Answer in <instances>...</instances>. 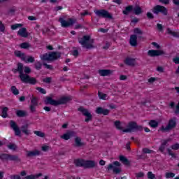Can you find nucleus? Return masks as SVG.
Segmentation results:
<instances>
[{
	"label": "nucleus",
	"mask_w": 179,
	"mask_h": 179,
	"mask_svg": "<svg viewBox=\"0 0 179 179\" xmlns=\"http://www.w3.org/2000/svg\"><path fill=\"white\" fill-rule=\"evenodd\" d=\"M12 71L13 73H17V72L19 73V78L22 83L31 85L32 86L37 85V79L34 77H31L29 76V74L31 72V69H30V67L24 66L23 68V64L18 63L17 64V69H13Z\"/></svg>",
	"instance_id": "nucleus-1"
},
{
	"label": "nucleus",
	"mask_w": 179,
	"mask_h": 179,
	"mask_svg": "<svg viewBox=\"0 0 179 179\" xmlns=\"http://www.w3.org/2000/svg\"><path fill=\"white\" fill-rule=\"evenodd\" d=\"M114 125L117 131H122L124 133L135 132V131L142 132V131H143V127L142 125H138L136 122H129L127 128L124 129L121 125V122L119 120L115 121Z\"/></svg>",
	"instance_id": "nucleus-2"
},
{
	"label": "nucleus",
	"mask_w": 179,
	"mask_h": 179,
	"mask_svg": "<svg viewBox=\"0 0 179 179\" xmlns=\"http://www.w3.org/2000/svg\"><path fill=\"white\" fill-rule=\"evenodd\" d=\"M78 43L87 50H90L92 48H94V39L92 38L90 35H85L82 38L78 39Z\"/></svg>",
	"instance_id": "nucleus-3"
},
{
	"label": "nucleus",
	"mask_w": 179,
	"mask_h": 179,
	"mask_svg": "<svg viewBox=\"0 0 179 179\" xmlns=\"http://www.w3.org/2000/svg\"><path fill=\"white\" fill-rule=\"evenodd\" d=\"M60 52H50L49 53H45L41 56V59L43 61H57L61 58Z\"/></svg>",
	"instance_id": "nucleus-4"
},
{
	"label": "nucleus",
	"mask_w": 179,
	"mask_h": 179,
	"mask_svg": "<svg viewBox=\"0 0 179 179\" xmlns=\"http://www.w3.org/2000/svg\"><path fill=\"white\" fill-rule=\"evenodd\" d=\"M0 160L2 162H8V160H10V162H22L19 156L6 153L0 154Z\"/></svg>",
	"instance_id": "nucleus-5"
},
{
	"label": "nucleus",
	"mask_w": 179,
	"mask_h": 179,
	"mask_svg": "<svg viewBox=\"0 0 179 179\" xmlns=\"http://www.w3.org/2000/svg\"><path fill=\"white\" fill-rule=\"evenodd\" d=\"M176 127H177L176 119H170L166 127H164V126H162L159 131H161V132H169L171 131V129H174Z\"/></svg>",
	"instance_id": "nucleus-6"
},
{
	"label": "nucleus",
	"mask_w": 179,
	"mask_h": 179,
	"mask_svg": "<svg viewBox=\"0 0 179 179\" xmlns=\"http://www.w3.org/2000/svg\"><path fill=\"white\" fill-rule=\"evenodd\" d=\"M120 166L121 163H120V162L115 161L113 162V164H109L108 165L106 170L107 171H110V170H113L115 174H120V173L122 171L121 169L119 168Z\"/></svg>",
	"instance_id": "nucleus-7"
},
{
	"label": "nucleus",
	"mask_w": 179,
	"mask_h": 179,
	"mask_svg": "<svg viewBox=\"0 0 179 179\" xmlns=\"http://www.w3.org/2000/svg\"><path fill=\"white\" fill-rule=\"evenodd\" d=\"M152 12L155 13V15H159V13H162L164 15V16H167V15H169V10L167 8L161 5L154 6L152 8Z\"/></svg>",
	"instance_id": "nucleus-8"
},
{
	"label": "nucleus",
	"mask_w": 179,
	"mask_h": 179,
	"mask_svg": "<svg viewBox=\"0 0 179 179\" xmlns=\"http://www.w3.org/2000/svg\"><path fill=\"white\" fill-rule=\"evenodd\" d=\"M94 12L99 17H103V19H113V15L106 10H95Z\"/></svg>",
	"instance_id": "nucleus-9"
},
{
	"label": "nucleus",
	"mask_w": 179,
	"mask_h": 179,
	"mask_svg": "<svg viewBox=\"0 0 179 179\" xmlns=\"http://www.w3.org/2000/svg\"><path fill=\"white\" fill-rule=\"evenodd\" d=\"M78 110L80 111V113H82L84 117H86L85 120V122H89L90 121H92V120H93V115H92V113L89 112V110L83 108V106H80L78 108Z\"/></svg>",
	"instance_id": "nucleus-10"
},
{
	"label": "nucleus",
	"mask_w": 179,
	"mask_h": 179,
	"mask_svg": "<svg viewBox=\"0 0 179 179\" xmlns=\"http://www.w3.org/2000/svg\"><path fill=\"white\" fill-rule=\"evenodd\" d=\"M59 22L61 24L62 27H64V29H66V27H71V26H73L75 24V20L72 18H69L68 20L59 17Z\"/></svg>",
	"instance_id": "nucleus-11"
},
{
	"label": "nucleus",
	"mask_w": 179,
	"mask_h": 179,
	"mask_svg": "<svg viewBox=\"0 0 179 179\" xmlns=\"http://www.w3.org/2000/svg\"><path fill=\"white\" fill-rule=\"evenodd\" d=\"M10 127L14 131L15 136H22V131L20 130V128H19V126H17V124H16L15 121H10Z\"/></svg>",
	"instance_id": "nucleus-12"
},
{
	"label": "nucleus",
	"mask_w": 179,
	"mask_h": 179,
	"mask_svg": "<svg viewBox=\"0 0 179 179\" xmlns=\"http://www.w3.org/2000/svg\"><path fill=\"white\" fill-rule=\"evenodd\" d=\"M76 136V132L73 131H68L65 134L61 136V138L64 141H69L71 138H75Z\"/></svg>",
	"instance_id": "nucleus-13"
},
{
	"label": "nucleus",
	"mask_w": 179,
	"mask_h": 179,
	"mask_svg": "<svg viewBox=\"0 0 179 179\" xmlns=\"http://www.w3.org/2000/svg\"><path fill=\"white\" fill-rule=\"evenodd\" d=\"M163 54H164V52L159 50H150L148 52V55L152 57H160V55H163Z\"/></svg>",
	"instance_id": "nucleus-14"
},
{
	"label": "nucleus",
	"mask_w": 179,
	"mask_h": 179,
	"mask_svg": "<svg viewBox=\"0 0 179 179\" xmlns=\"http://www.w3.org/2000/svg\"><path fill=\"white\" fill-rule=\"evenodd\" d=\"M95 113L99 115H108V114H110V110L102 107H97L96 108Z\"/></svg>",
	"instance_id": "nucleus-15"
},
{
	"label": "nucleus",
	"mask_w": 179,
	"mask_h": 179,
	"mask_svg": "<svg viewBox=\"0 0 179 179\" xmlns=\"http://www.w3.org/2000/svg\"><path fill=\"white\" fill-rule=\"evenodd\" d=\"M44 103L46 106H48V104H50V106H55V107H57V101L53 99L50 96H46L44 100Z\"/></svg>",
	"instance_id": "nucleus-16"
},
{
	"label": "nucleus",
	"mask_w": 179,
	"mask_h": 179,
	"mask_svg": "<svg viewBox=\"0 0 179 179\" xmlns=\"http://www.w3.org/2000/svg\"><path fill=\"white\" fill-rule=\"evenodd\" d=\"M41 152L38 150H27L26 151V157H34L36 156H40Z\"/></svg>",
	"instance_id": "nucleus-17"
},
{
	"label": "nucleus",
	"mask_w": 179,
	"mask_h": 179,
	"mask_svg": "<svg viewBox=\"0 0 179 179\" xmlns=\"http://www.w3.org/2000/svg\"><path fill=\"white\" fill-rule=\"evenodd\" d=\"M96 167V162L93 160H85L84 169H94Z\"/></svg>",
	"instance_id": "nucleus-18"
},
{
	"label": "nucleus",
	"mask_w": 179,
	"mask_h": 179,
	"mask_svg": "<svg viewBox=\"0 0 179 179\" xmlns=\"http://www.w3.org/2000/svg\"><path fill=\"white\" fill-rule=\"evenodd\" d=\"M72 100V98L71 96H62L59 100H57V106H61L62 104H66V103H69Z\"/></svg>",
	"instance_id": "nucleus-19"
},
{
	"label": "nucleus",
	"mask_w": 179,
	"mask_h": 179,
	"mask_svg": "<svg viewBox=\"0 0 179 179\" xmlns=\"http://www.w3.org/2000/svg\"><path fill=\"white\" fill-rule=\"evenodd\" d=\"M169 141H170V138L163 139L161 141V145L159 148V152H161V153L164 152V150H166V146H167V144L169 143Z\"/></svg>",
	"instance_id": "nucleus-20"
},
{
	"label": "nucleus",
	"mask_w": 179,
	"mask_h": 179,
	"mask_svg": "<svg viewBox=\"0 0 179 179\" xmlns=\"http://www.w3.org/2000/svg\"><path fill=\"white\" fill-rule=\"evenodd\" d=\"M124 63L125 64V65H128V66H135V64H136V60L134 58L127 57L124 59Z\"/></svg>",
	"instance_id": "nucleus-21"
},
{
	"label": "nucleus",
	"mask_w": 179,
	"mask_h": 179,
	"mask_svg": "<svg viewBox=\"0 0 179 179\" xmlns=\"http://www.w3.org/2000/svg\"><path fill=\"white\" fill-rule=\"evenodd\" d=\"M129 44L131 47H136L138 45V36L133 34L130 36Z\"/></svg>",
	"instance_id": "nucleus-22"
},
{
	"label": "nucleus",
	"mask_w": 179,
	"mask_h": 179,
	"mask_svg": "<svg viewBox=\"0 0 179 179\" xmlns=\"http://www.w3.org/2000/svg\"><path fill=\"white\" fill-rule=\"evenodd\" d=\"M76 148H82V146H85L86 143L82 141V138L80 137H76L74 139Z\"/></svg>",
	"instance_id": "nucleus-23"
},
{
	"label": "nucleus",
	"mask_w": 179,
	"mask_h": 179,
	"mask_svg": "<svg viewBox=\"0 0 179 179\" xmlns=\"http://www.w3.org/2000/svg\"><path fill=\"white\" fill-rule=\"evenodd\" d=\"M98 73H99L100 76H108L113 73V71L110 69H100Z\"/></svg>",
	"instance_id": "nucleus-24"
},
{
	"label": "nucleus",
	"mask_w": 179,
	"mask_h": 179,
	"mask_svg": "<svg viewBox=\"0 0 179 179\" xmlns=\"http://www.w3.org/2000/svg\"><path fill=\"white\" fill-rule=\"evenodd\" d=\"M17 35L20 36V37L27 38L29 36V34L27 33V29L25 27H22L19 29L17 31Z\"/></svg>",
	"instance_id": "nucleus-25"
},
{
	"label": "nucleus",
	"mask_w": 179,
	"mask_h": 179,
	"mask_svg": "<svg viewBox=\"0 0 179 179\" xmlns=\"http://www.w3.org/2000/svg\"><path fill=\"white\" fill-rule=\"evenodd\" d=\"M15 115L19 118H24V117H27V111L23 110H17L15 111Z\"/></svg>",
	"instance_id": "nucleus-26"
},
{
	"label": "nucleus",
	"mask_w": 179,
	"mask_h": 179,
	"mask_svg": "<svg viewBox=\"0 0 179 179\" xmlns=\"http://www.w3.org/2000/svg\"><path fill=\"white\" fill-rule=\"evenodd\" d=\"M14 54L15 57H17V58H20L22 61H26V55H24V53L22 52L21 51L15 50L14 52Z\"/></svg>",
	"instance_id": "nucleus-27"
},
{
	"label": "nucleus",
	"mask_w": 179,
	"mask_h": 179,
	"mask_svg": "<svg viewBox=\"0 0 179 179\" xmlns=\"http://www.w3.org/2000/svg\"><path fill=\"white\" fill-rule=\"evenodd\" d=\"M74 164L76 167H84L85 166V159H77L74 160Z\"/></svg>",
	"instance_id": "nucleus-28"
},
{
	"label": "nucleus",
	"mask_w": 179,
	"mask_h": 179,
	"mask_svg": "<svg viewBox=\"0 0 179 179\" xmlns=\"http://www.w3.org/2000/svg\"><path fill=\"white\" fill-rule=\"evenodd\" d=\"M21 131L24 135H30V130H29V124H24L21 127Z\"/></svg>",
	"instance_id": "nucleus-29"
},
{
	"label": "nucleus",
	"mask_w": 179,
	"mask_h": 179,
	"mask_svg": "<svg viewBox=\"0 0 179 179\" xmlns=\"http://www.w3.org/2000/svg\"><path fill=\"white\" fill-rule=\"evenodd\" d=\"M134 10V6L130 5L127 7H125L124 10H122L123 15H129L130 12H132Z\"/></svg>",
	"instance_id": "nucleus-30"
},
{
	"label": "nucleus",
	"mask_w": 179,
	"mask_h": 179,
	"mask_svg": "<svg viewBox=\"0 0 179 179\" xmlns=\"http://www.w3.org/2000/svg\"><path fill=\"white\" fill-rule=\"evenodd\" d=\"M166 33L167 34H169L170 36H173V37H176V38H179V33L176 31H171V29L167 28L166 29Z\"/></svg>",
	"instance_id": "nucleus-31"
},
{
	"label": "nucleus",
	"mask_w": 179,
	"mask_h": 179,
	"mask_svg": "<svg viewBox=\"0 0 179 179\" xmlns=\"http://www.w3.org/2000/svg\"><path fill=\"white\" fill-rule=\"evenodd\" d=\"M120 160L122 162L123 164H125L126 166H129L131 164V162H129V160L125 157L124 155L120 156Z\"/></svg>",
	"instance_id": "nucleus-32"
},
{
	"label": "nucleus",
	"mask_w": 179,
	"mask_h": 179,
	"mask_svg": "<svg viewBox=\"0 0 179 179\" xmlns=\"http://www.w3.org/2000/svg\"><path fill=\"white\" fill-rule=\"evenodd\" d=\"M41 176H43V173H37L36 175H29V176H25L24 178V179H37L39 177H41Z\"/></svg>",
	"instance_id": "nucleus-33"
},
{
	"label": "nucleus",
	"mask_w": 179,
	"mask_h": 179,
	"mask_svg": "<svg viewBox=\"0 0 179 179\" xmlns=\"http://www.w3.org/2000/svg\"><path fill=\"white\" fill-rule=\"evenodd\" d=\"M133 12L135 15H141L142 13V8H141L139 6H136L135 8L133 7Z\"/></svg>",
	"instance_id": "nucleus-34"
},
{
	"label": "nucleus",
	"mask_w": 179,
	"mask_h": 179,
	"mask_svg": "<svg viewBox=\"0 0 179 179\" xmlns=\"http://www.w3.org/2000/svg\"><path fill=\"white\" fill-rule=\"evenodd\" d=\"M148 125H150V127L151 128H157V127H159V122L156 120H150Z\"/></svg>",
	"instance_id": "nucleus-35"
},
{
	"label": "nucleus",
	"mask_w": 179,
	"mask_h": 179,
	"mask_svg": "<svg viewBox=\"0 0 179 179\" xmlns=\"http://www.w3.org/2000/svg\"><path fill=\"white\" fill-rule=\"evenodd\" d=\"M10 91L11 93H13V94H14V96H17V94L20 93L19 90L15 85H12L10 87Z\"/></svg>",
	"instance_id": "nucleus-36"
},
{
	"label": "nucleus",
	"mask_w": 179,
	"mask_h": 179,
	"mask_svg": "<svg viewBox=\"0 0 179 179\" xmlns=\"http://www.w3.org/2000/svg\"><path fill=\"white\" fill-rule=\"evenodd\" d=\"M34 68L36 71H40L43 68V63L41 62L36 61L34 63Z\"/></svg>",
	"instance_id": "nucleus-37"
},
{
	"label": "nucleus",
	"mask_w": 179,
	"mask_h": 179,
	"mask_svg": "<svg viewBox=\"0 0 179 179\" xmlns=\"http://www.w3.org/2000/svg\"><path fill=\"white\" fill-rule=\"evenodd\" d=\"M98 97L100 100H107V94L98 91Z\"/></svg>",
	"instance_id": "nucleus-38"
},
{
	"label": "nucleus",
	"mask_w": 179,
	"mask_h": 179,
	"mask_svg": "<svg viewBox=\"0 0 179 179\" xmlns=\"http://www.w3.org/2000/svg\"><path fill=\"white\" fill-rule=\"evenodd\" d=\"M20 48H22L23 50H27V49L30 48V43H29L27 42H24V43H22L21 44H20Z\"/></svg>",
	"instance_id": "nucleus-39"
},
{
	"label": "nucleus",
	"mask_w": 179,
	"mask_h": 179,
	"mask_svg": "<svg viewBox=\"0 0 179 179\" xmlns=\"http://www.w3.org/2000/svg\"><path fill=\"white\" fill-rule=\"evenodd\" d=\"M8 107L3 108L1 111V117H3V118H6L8 117Z\"/></svg>",
	"instance_id": "nucleus-40"
},
{
	"label": "nucleus",
	"mask_w": 179,
	"mask_h": 179,
	"mask_svg": "<svg viewBox=\"0 0 179 179\" xmlns=\"http://www.w3.org/2000/svg\"><path fill=\"white\" fill-rule=\"evenodd\" d=\"M34 134L36 135V136H39V138H44V136H45V134L40 131H34Z\"/></svg>",
	"instance_id": "nucleus-41"
},
{
	"label": "nucleus",
	"mask_w": 179,
	"mask_h": 179,
	"mask_svg": "<svg viewBox=\"0 0 179 179\" xmlns=\"http://www.w3.org/2000/svg\"><path fill=\"white\" fill-rule=\"evenodd\" d=\"M34 57L32 56H28L27 60L25 59V62L26 64H33V62H34Z\"/></svg>",
	"instance_id": "nucleus-42"
},
{
	"label": "nucleus",
	"mask_w": 179,
	"mask_h": 179,
	"mask_svg": "<svg viewBox=\"0 0 179 179\" xmlns=\"http://www.w3.org/2000/svg\"><path fill=\"white\" fill-rule=\"evenodd\" d=\"M166 178H173V177H176V173L173 172H166L165 174Z\"/></svg>",
	"instance_id": "nucleus-43"
},
{
	"label": "nucleus",
	"mask_w": 179,
	"mask_h": 179,
	"mask_svg": "<svg viewBox=\"0 0 179 179\" xmlns=\"http://www.w3.org/2000/svg\"><path fill=\"white\" fill-rule=\"evenodd\" d=\"M31 106H38V101H37V98L36 96L31 99Z\"/></svg>",
	"instance_id": "nucleus-44"
},
{
	"label": "nucleus",
	"mask_w": 179,
	"mask_h": 179,
	"mask_svg": "<svg viewBox=\"0 0 179 179\" xmlns=\"http://www.w3.org/2000/svg\"><path fill=\"white\" fill-rule=\"evenodd\" d=\"M36 90L39 92V93H41V94H47V91L44 88L37 87Z\"/></svg>",
	"instance_id": "nucleus-45"
},
{
	"label": "nucleus",
	"mask_w": 179,
	"mask_h": 179,
	"mask_svg": "<svg viewBox=\"0 0 179 179\" xmlns=\"http://www.w3.org/2000/svg\"><path fill=\"white\" fill-rule=\"evenodd\" d=\"M22 26H23L22 24H15L11 25V29L16 30L17 29H19V27H22Z\"/></svg>",
	"instance_id": "nucleus-46"
},
{
	"label": "nucleus",
	"mask_w": 179,
	"mask_h": 179,
	"mask_svg": "<svg viewBox=\"0 0 179 179\" xmlns=\"http://www.w3.org/2000/svg\"><path fill=\"white\" fill-rule=\"evenodd\" d=\"M7 148L10 149V150H16L17 146L13 143H10L7 145Z\"/></svg>",
	"instance_id": "nucleus-47"
},
{
	"label": "nucleus",
	"mask_w": 179,
	"mask_h": 179,
	"mask_svg": "<svg viewBox=\"0 0 179 179\" xmlns=\"http://www.w3.org/2000/svg\"><path fill=\"white\" fill-rule=\"evenodd\" d=\"M147 176H148V179H155V178H156V176H155V174H153V173L152 171L148 172Z\"/></svg>",
	"instance_id": "nucleus-48"
},
{
	"label": "nucleus",
	"mask_w": 179,
	"mask_h": 179,
	"mask_svg": "<svg viewBox=\"0 0 179 179\" xmlns=\"http://www.w3.org/2000/svg\"><path fill=\"white\" fill-rule=\"evenodd\" d=\"M143 153H145V154L153 153V150H152L148 148H143Z\"/></svg>",
	"instance_id": "nucleus-49"
},
{
	"label": "nucleus",
	"mask_w": 179,
	"mask_h": 179,
	"mask_svg": "<svg viewBox=\"0 0 179 179\" xmlns=\"http://www.w3.org/2000/svg\"><path fill=\"white\" fill-rule=\"evenodd\" d=\"M52 80V78H51V77H46V78H43V82L44 83L50 84V83H51Z\"/></svg>",
	"instance_id": "nucleus-50"
},
{
	"label": "nucleus",
	"mask_w": 179,
	"mask_h": 179,
	"mask_svg": "<svg viewBox=\"0 0 179 179\" xmlns=\"http://www.w3.org/2000/svg\"><path fill=\"white\" fill-rule=\"evenodd\" d=\"M171 149L173 150H178L179 149V143H176L171 146Z\"/></svg>",
	"instance_id": "nucleus-51"
},
{
	"label": "nucleus",
	"mask_w": 179,
	"mask_h": 179,
	"mask_svg": "<svg viewBox=\"0 0 179 179\" xmlns=\"http://www.w3.org/2000/svg\"><path fill=\"white\" fill-rule=\"evenodd\" d=\"M167 152L169 156H171V157H173V159H176V157H177V156H176V155L173 153V151H171L170 148L167 149Z\"/></svg>",
	"instance_id": "nucleus-52"
},
{
	"label": "nucleus",
	"mask_w": 179,
	"mask_h": 179,
	"mask_svg": "<svg viewBox=\"0 0 179 179\" xmlns=\"http://www.w3.org/2000/svg\"><path fill=\"white\" fill-rule=\"evenodd\" d=\"M0 31L5 33V24L2 23V21H0Z\"/></svg>",
	"instance_id": "nucleus-53"
},
{
	"label": "nucleus",
	"mask_w": 179,
	"mask_h": 179,
	"mask_svg": "<svg viewBox=\"0 0 179 179\" xmlns=\"http://www.w3.org/2000/svg\"><path fill=\"white\" fill-rule=\"evenodd\" d=\"M111 47V43L110 42H106L105 45L103 46V50H108Z\"/></svg>",
	"instance_id": "nucleus-54"
},
{
	"label": "nucleus",
	"mask_w": 179,
	"mask_h": 179,
	"mask_svg": "<svg viewBox=\"0 0 179 179\" xmlns=\"http://www.w3.org/2000/svg\"><path fill=\"white\" fill-rule=\"evenodd\" d=\"M71 55H73V57H79V50H73L71 52Z\"/></svg>",
	"instance_id": "nucleus-55"
},
{
	"label": "nucleus",
	"mask_w": 179,
	"mask_h": 179,
	"mask_svg": "<svg viewBox=\"0 0 179 179\" xmlns=\"http://www.w3.org/2000/svg\"><path fill=\"white\" fill-rule=\"evenodd\" d=\"M136 178H143L145 177V173L143 172H139L136 174Z\"/></svg>",
	"instance_id": "nucleus-56"
},
{
	"label": "nucleus",
	"mask_w": 179,
	"mask_h": 179,
	"mask_svg": "<svg viewBox=\"0 0 179 179\" xmlns=\"http://www.w3.org/2000/svg\"><path fill=\"white\" fill-rule=\"evenodd\" d=\"M36 107H37V106L30 105L29 110H30L31 113H36Z\"/></svg>",
	"instance_id": "nucleus-57"
},
{
	"label": "nucleus",
	"mask_w": 179,
	"mask_h": 179,
	"mask_svg": "<svg viewBox=\"0 0 179 179\" xmlns=\"http://www.w3.org/2000/svg\"><path fill=\"white\" fill-rule=\"evenodd\" d=\"M43 66L46 69H50V71H52V66L50 64H48L47 63H43Z\"/></svg>",
	"instance_id": "nucleus-58"
},
{
	"label": "nucleus",
	"mask_w": 179,
	"mask_h": 179,
	"mask_svg": "<svg viewBox=\"0 0 179 179\" xmlns=\"http://www.w3.org/2000/svg\"><path fill=\"white\" fill-rule=\"evenodd\" d=\"M50 149V146L48 145H43L41 147V150H43V152H48Z\"/></svg>",
	"instance_id": "nucleus-59"
},
{
	"label": "nucleus",
	"mask_w": 179,
	"mask_h": 179,
	"mask_svg": "<svg viewBox=\"0 0 179 179\" xmlns=\"http://www.w3.org/2000/svg\"><path fill=\"white\" fill-rule=\"evenodd\" d=\"M157 29L159 31H163V24H157Z\"/></svg>",
	"instance_id": "nucleus-60"
},
{
	"label": "nucleus",
	"mask_w": 179,
	"mask_h": 179,
	"mask_svg": "<svg viewBox=\"0 0 179 179\" xmlns=\"http://www.w3.org/2000/svg\"><path fill=\"white\" fill-rule=\"evenodd\" d=\"M10 179H21L20 175H11L10 176Z\"/></svg>",
	"instance_id": "nucleus-61"
},
{
	"label": "nucleus",
	"mask_w": 179,
	"mask_h": 179,
	"mask_svg": "<svg viewBox=\"0 0 179 179\" xmlns=\"http://www.w3.org/2000/svg\"><path fill=\"white\" fill-rule=\"evenodd\" d=\"M147 17L148 19H154L155 16L153 15V14L150 12L147 13Z\"/></svg>",
	"instance_id": "nucleus-62"
},
{
	"label": "nucleus",
	"mask_w": 179,
	"mask_h": 179,
	"mask_svg": "<svg viewBox=\"0 0 179 179\" xmlns=\"http://www.w3.org/2000/svg\"><path fill=\"white\" fill-rule=\"evenodd\" d=\"M134 33L136 34H142V30H141L139 28L134 29Z\"/></svg>",
	"instance_id": "nucleus-63"
},
{
	"label": "nucleus",
	"mask_w": 179,
	"mask_h": 179,
	"mask_svg": "<svg viewBox=\"0 0 179 179\" xmlns=\"http://www.w3.org/2000/svg\"><path fill=\"white\" fill-rule=\"evenodd\" d=\"M173 61L174 64H176V65H178V64H179V57H174L173 59Z\"/></svg>",
	"instance_id": "nucleus-64"
}]
</instances>
